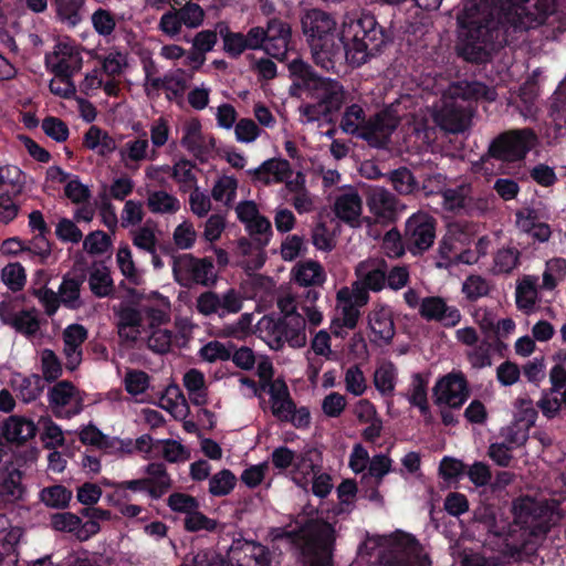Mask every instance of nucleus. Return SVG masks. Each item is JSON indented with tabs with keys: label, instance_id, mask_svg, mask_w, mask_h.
I'll return each instance as SVG.
<instances>
[{
	"label": "nucleus",
	"instance_id": "f257e3e1",
	"mask_svg": "<svg viewBox=\"0 0 566 566\" xmlns=\"http://www.w3.org/2000/svg\"><path fill=\"white\" fill-rule=\"evenodd\" d=\"M557 0H468L457 15L459 57L486 64L493 53L555 13Z\"/></svg>",
	"mask_w": 566,
	"mask_h": 566
},
{
	"label": "nucleus",
	"instance_id": "f03ea898",
	"mask_svg": "<svg viewBox=\"0 0 566 566\" xmlns=\"http://www.w3.org/2000/svg\"><path fill=\"white\" fill-rule=\"evenodd\" d=\"M391 41V33L370 12L347 15L343 22V56L353 67H359L382 53Z\"/></svg>",
	"mask_w": 566,
	"mask_h": 566
},
{
	"label": "nucleus",
	"instance_id": "7ed1b4c3",
	"mask_svg": "<svg viewBox=\"0 0 566 566\" xmlns=\"http://www.w3.org/2000/svg\"><path fill=\"white\" fill-rule=\"evenodd\" d=\"M301 25L316 64L328 70L343 57L342 33H337V23L329 13L308 10L302 17Z\"/></svg>",
	"mask_w": 566,
	"mask_h": 566
},
{
	"label": "nucleus",
	"instance_id": "20e7f679",
	"mask_svg": "<svg viewBox=\"0 0 566 566\" xmlns=\"http://www.w3.org/2000/svg\"><path fill=\"white\" fill-rule=\"evenodd\" d=\"M285 537L301 544L303 566H333L336 531L323 518H308Z\"/></svg>",
	"mask_w": 566,
	"mask_h": 566
},
{
	"label": "nucleus",
	"instance_id": "39448f33",
	"mask_svg": "<svg viewBox=\"0 0 566 566\" xmlns=\"http://www.w3.org/2000/svg\"><path fill=\"white\" fill-rule=\"evenodd\" d=\"M536 143L537 135L531 127L509 129L491 140L488 155L499 161L514 164L523 161Z\"/></svg>",
	"mask_w": 566,
	"mask_h": 566
},
{
	"label": "nucleus",
	"instance_id": "423d86ee",
	"mask_svg": "<svg viewBox=\"0 0 566 566\" xmlns=\"http://www.w3.org/2000/svg\"><path fill=\"white\" fill-rule=\"evenodd\" d=\"M513 526L527 537L545 536L551 530V510L547 505L526 495L512 503Z\"/></svg>",
	"mask_w": 566,
	"mask_h": 566
},
{
	"label": "nucleus",
	"instance_id": "0eeeda50",
	"mask_svg": "<svg viewBox=\"0 0 566 566\" xmlns=\"http://www.w3.org/2000/svg\"><path fill=\"white\" fill-rule=\"evenodd\" d=\"M172 272L175 280L185 287H191L193 284L211 286L217 277L211 258L199 259L192 254L175 258Z\"/></svg>",
	"mask_w": 566,
	"mask_h": 566
},
{
	"label": "nucleus",
	"instance_id": "6e6552de",
	"mask_svg": "<svg viewBox=\"0 0 566 566\" xmlns=\"http://www.w3.org/2000/svg\"><path fill=\"white\" fill-rule=\"evenodd\" d=\"M442 198L444 209L455 214L481 217L490 209L489 199L478 195L469 182L447 188Z\"/></svg>",
	"mask_w": 566,
	"mask_h": 566
},
{
	"label": "nucleus",
	"instance_id": "1a4fd4ad",
	"mask_svg": "<svg viewBox=\"0 0 566 566\" xmlns=\"http://www.w3.org/2000/svg\"><path fill=\"white\" fill-rule=\"evenodd\" d=\"M434 405L460 409L470 397L468 380L462 371H451L440 377L433 388Z\"/></svg>",
	"mask_w": 566,
	"mask_h": 566
},
{
	"label": "nucleus",
	"instance_id": "9d476101",
	"mask_svg": "<svg viewBox=\"0 0 566 566\" xmlns=\"http://www.w3.org/2000/svg\"><path fill=\"white\" fill-rule=\"evenodd\" d=\"M436 238V220L426 212L409 217L405 227V242L412 254L422 253L431 248Z\"/></svg>",
	"mask_w": 566,
	"mask_h": 566
},
{
	"label": "nucleus",
	"instance_id": "9b49d317",
	"mask_svg": "<svg viewBox=\"0 0 566 566\" xmlns=\"http://www.w3.org/2000/svg\"><path fill=\"white\" fill-rule=\"evenodd\" d=\"M83 57L77 46L72 42L60 41L54 51L45 55V66L59 78H72L82 69Z\"/></svg>",
	"mask_w": 566,
	"mask_h": 566
},
{
	"label": "nucleus",
	"instance_id": "f8f14e48",
	"mask_svg": "<svg viewBox=\"0 0 566 566\" xmlns=\"http://www.w3.org/2000/svg\"><path fill=\"white\" fill-rule=\"evenodd\" d=\"M228 554L237 566H271L272 564V553L268 546L241 536L233 538Z\"/></svg>",
	"mask_w": 566,
	"mask_h": 566
},
{
	"label": "nucleus",
	"instance_id": "ddd939ff",
	"mask_svg": "<svg viewBox=\"0 0 566 566\" xmlns=\"http://www.w3.org/2000/svg\"><path fill=\"white\" fill-rule=\"evenodd\" d=\"M396 127L397 124L392 117L385 112H379L364 122L356 137L366 140L371 147L384 148Z\"/></svg>",
	"mask_w": 566,
	"mask_h": 566
},
{
	"label": "nucleus",
	"instance_id": "4468645a",
	"mask_svg": "<svg viewBox=\"0 0 566 566\" xmlns=\"http://www.w3.org/2000/svg\"><path fill=\"white\" fill-rule=\"evenodd\" d=\"M420 316L427 322H439L443 327L451 328L461 321V313L455 306H449L441 296H427L421 300Z\"/></svg>",
	"mask_w": 566,
	"mask_h": 566
},
{
	"label": "nucleus",
	"instance_id": "2eb2a0df",
	"mask_svg": "<svg viewBox=\"0 0 566 566\" xmlns=\"http://www.w3.org/2000/svg\"><path fill=\"white\" fill-rule=\"evenodd\" d=\"M264 30L266 31L264 51L272 57L283 61L292 38L291 25L279 18H272Z\"/></svg>",
	"mask_w": 566,
	"mask_h": 566
},
{
	"label": "nucleus",
	"instance_id": "dca6fc26",
	"mask_svg": "<svg viewBox=\"0 0 566 566\" xmlns=\"http://www.w3.org/2000/svg\"><path fill=\"white\" fill-rule=\"evenodd\" d=\"M22 479L23 472L12 463L0 467V503L15 504L24 500L27 488Z\"/></svg>",
	"mask_w": 566,
	"mask_h": 566
},
{
	"label": "nucleus",
	"instance_id": "f3484780",
	"mask_svg": "<svg viewBox=\"0 0 566 566\" xmlns=\"http://www.w3.org/2000/svg\"><path fill=\"white\" fill-rule=\"evenodd\" d=\"M386 271L387 261L382 258H368L360 261L355 268L357 279L374 293L386 287Z\"/></svg>",
	"mask_w": 566,
	"mask_h": 566
},
{
	"label": "nucleus",
	"instance_id": "a211bd4d",
	"mask_svg": "<svg viewBox=\"0 0 566 566\" xmlns=\"http://www.w3.org/2000/svg\"><path fill=\"white\" fill-rule=\"evenodd\" d=\"M290 76L293 80L291 86V95H294L293 90H304L314 92L327 77L319 76L312 65L304 62L300 57L292 60L289 65Z\"/></svg>",
	"mask_w": 566,
	"mask_h": 566
},
{
	"label": "nucleus",
	"instance_id": "6ab92c4d",
	"mask_svg": "<svg viewBox=\"0 0 566 566\" xmlns=\"http://www.w3.org/2000/svg\"><path fill=\"white\" fill-rule=\"evenodd\" d=\"M311 94L319 102L331 118L342 109L346 99L343 85L332 78H326L323 84Z\"/></svg>",
	"mask_w": 566,
	"mask_h": 566
},
{
	"label": "nucleus",
	"instance_id": "aec40b11",
	"mask_svg": "<svg viewBox=\"0 0 566 566\" xmlns=\"http://www.w3.org/2000/svg\"><path fill=\"white\" fill-rule=\"evenodd\" d=\"M368 325L376 338L382 340L385 345L391 344L396 327L390 306L377 304L368 314Z\"/></svg>",
	"mask_w": 566,
	"mask_h": 566
},
{
	"label": "nucleus",
	"instance_id": "412c9836",
	"mask_svg": "<svg viewBox=\"0 0 566 566\" xmlns=\"http://www.w3.org/2000/svg\"><path fill=\"white\" fill-rule=\"evenodd\" d=\"M114 313L118 318L117 333L120 339L125 342L135 343L140 334L139 328L143 325V315L139 310L120 304L117 308L114 307Z\"/></svg>",
	"mask_w": 566,
	"mask_h": 566
},
{
	"label": "nucleus",
	"instance_id": "4be33fe9",
	"mask_svg": "<svg viewBox=\"0 0 566 566\" xmlns=\"http://www.w3.org/2000/svg\"><path fill=\"white\" fill-rule=\"evenodd\" d=\"M306 322L303 315L292 317H280L273 326L275 333L285 338L293 348H302L306 345L305 333Z\"/></svg>",
	"mask_w": 566,
	"mask_h": 566
},
{
	"label": "nucleus",
	"instance_id": "5701e85b",
	"mask_svg": "<svg viewBox=\"0 0 566 566\" xmlns=\"http://www.w3.org/2000/svg\"><path fill=\"white\" fill-rule=\"evenodd\" d=\"M36 424L23 416H10L2 428L3 438L11 443L23 444L36 434Z\"/></svg>",
	"mask_w": 566,
	"mask_h": 566
},
{
	"label": "nucleus",
	"instance_id": "b1692460",
	"mask_svg": "<svg viewBox=\"0 0 566 566\" xmlns=\"http://www.w3.org/2000/svg\"><path fill=\"white\" fill-rule=\"evenodd\" d=\"M369 211L381 222H391L397 214V200L392 193L385 189L373 191L368 199Z\"/></svg>",
	"mask_w": 566,
	"mask_h": 566
},
{
	"label": "nucleus",
	"instance_id": "393cba45",
	"mask_svg": "<svg viewBox=\"0 0 566 566\" xmlns=\"http://www.w3.org/2000/svg\"><path fill=\"white\" fill-rule=\"evenodd\" d=\"M292 272L294 281L305 287L322 286L326 281L324 268L317 261H301L294 266Z\"/></svg>",
	"mask_w": 566,
	"mask_h": 566
},
{
	"label": "nucleus",
	"instance_id": "a878e982",
	"mask_svg": "<svg viewBox=\"0 0 566 566\" xmlns=\"http://www.w3.org/2000/svg\"><path fill=\"white\" fill-rule=\"evenodd\" d=\"M439 126L449 133H462L470 122L469 112L457 104L447 105L437 116Z\"/></svg>",
	"mask_w": 566,
	"mask_h": 566
},
{
	"label": "nucleus",
	"instance_id": "bb28decb",
	"mask_svg": "<svg viewBox=\"0 0 566 566\" xmlns=\"http://www.w3.org/2000/svg\"><path fill=\"white\" fill-rule=\"evenodd\" d=\"M147 474L146 479L150 480L149 497L159 500L172 488V480L167 472V468L163 462H150L144 468Z\"/></svg>",
	"mask_w": 566,
	"mask_h": 566
},
{
	"label": "nucleus",
	"instance_id": "cd10ccee",
	"mask_svg": "<svg viewBox=\"0 0 566 566\" xmlns=\"http://www.w3.org/2000/svg\"><path fill=\"white\" fill-rule=\"evenodd\" d=\"M86 280V275L84 272L80 274H74L71 276L66 274L63 276V280L59 287V295L62 304L69 310H77L82 302L80 301L81 296V286Z\"/></svg>",
	"mask_w": 566,
	"mask_h": 566
},
{
	"label": "nucleus",
	"instance_id": "c85d7f7f",
	"mask_svg": "<svg viewBox=\"0 0 566 566\" xmlns=\"http://www.w3.org/2000/svg\"><path fill=\"white\" fill-rule=\"evenodd\" d=\"M3 324L9 325L27 337H33L40 331L41 322L38 317V310L35 307L21 310L14 317L9 319L3 318Z\"/></svg>",
	"mask_w": 566,
	"mask_h": 566
},
{
	"label": "nucleus",
	"instance_id": "c756f323",
	"mask_svg": "<svg viewBox=\"0 0 566 566\" xmlns=\"http://www.w3.org/2000/svg\"><path fill=\"white\" fill-rule=\"evenodd\" d=\"M334 211L338 219L353 226L361 212V199L357 192L340 195L335 201Z\"/></svg>",
	"mask_w": 566,
	"mask_h": 566
},
{
	"label": "nucleus",
	"instance_id": "7c9ffc66",
	"mask_svg": "<svg viewBox=\"0 0 566 566\" xmlns=\"http://www.w3.org/2000/svg\"><path fill=\"white\" fill-rule=\"evenodd\" d=\"M217 30L223 41V51L229 57L238 59L249 50L244 34L231 31L228 23L218 22Z\"/></svg>",
	"mask_w": 566,
	"mask_h": 566
},
{
	"label": "nucleus",
	"instance_id": "2f4dec72",
	"mask_svg": "<svg viewBox=\"0 0 566 566\" xmlns=\"http://www.w3.org/2000/svg\"><path fill=\"white\" fill-rule=\"evenodd\" d=\"M536 277L526 275L516 286L515 302L520 311L530 314L536 304Z\"/></svg>",
	"mask_w": 566,
	"mask_h": 566
},
{
	"label": "nucleus",
	"instance_id": "473e14b6",
	"mask_svg": "<svg viewBox=\"0 0 566 566\" xmlns=\"http://www.w3.org/2000/svg\"><path fill=\"white\" fill-rule=\"evenodd\" d=\"M73 493L62 484L43 488L40 491V501L48 507L64 510L69 507Z\"/></svg>",
	"mask_w": 566,
	"mask_h": 566
},
{
	"label": "nucleus",
	"instance_id": "72a5a7b5",
	"mask_svg": "<svg viewBox=\"0 0 566 566\" xmlns=\"http://www.w3.org/2000/svg\"><path fill=\"white\" fill-rule=\"evenodd\" d=\"M271 461L273 467L281 471L286 470L292 465L300 469L306 461L312 462L311 459H307V454H301L297 457L293 450L285 446L277 447L272 451ZM310 467L313 468V463H311Z\"/></svg>",
	"mask_w": 566,
	"mask_h": 566
},
{
	"label": "nucleus",
	"instance_id": "f704fd0d",
	"mask_svg": "<svg viewBox=\"0 0 566 566\" xmlns=\"http://www.w3.org/2000/svg\"><path fill=\"white\" fill-rule=\"evenodd\" d=\"M80 440L83 444L97 447L102 450L115 448L117 444L124 446V440L118 438L109 439L94 424L84 427L80 432Z\"/></svg>",
	"mask_w": 566,
	"mask_h": 566
},
{
	"label": "nucleus",
	"instance_id": "c9c22d12",
	"mask_svg": "<svg viewBox=\"0 0 566 566\" xmlns=\"http://www.w3.org/2000/svg\"><path fill=\"white\" fill-rule=\"evenodd\" d=\"M49 234H35L32 239L25 241V254L39 264H48L52 253V242L48 239Z\"/></svg>",
	"mask_w": 566,
	"mask_h": 566
},
{
	"label": "nucleus",
	"instance_id": "e433bc0d",
	"mask_svg": "<svg viewBox=\"0 0 566 566\" xmlns=\"http://www.w3.org/2000/svg\"><path fill=\"white\" fill-rule=\"evenodd\" d=\"M389 181L400 195H410L419 191V180L407 167H399L390 171Z\"/></svg>",
	"mask_w": 566,
	"mask_h": 566
},
{
	"label": "nucleus",
	"instance_id": "4c0bfd02",
	"mask_svg": "<svg viewBox=\"0 0 566 566\" xmlns=\"http://www.w3.org/2000/svg\"><path fill=\"white\" fill-rule=\"evenodd\" d=\"M147 207L153 213H175L180 208L179 200L164 190L149 193Z\"/></svg>",
	"mask_w": 566,
	"mask_h": 566
},
{
	"label": "nucleus",
	"instance_id": "58836bf2",
	"mask_svg": "<svg viewBox=\"0 0 566 566\" xmlns=\"http://www.w3.org/2000/svg\"><path fill=\"white\" fill-rule=\"evenodd\" d=\"M56 7V15L62 23L74 28L81 21L80 10L83 6L82 0H54Z\"/></svg>",
	"mask_w": 566,
	"mask_h": 566
},
{
	"label": "nucleus",
	"instance_id": "ea45409f",
	"mask_svg": "<svg viewBox=\"0 0 566 566\" xmlns=\"http://www.w3.org/2000/svg\"><path fill=\"white\" fill-rule=\"evenodd\" d=\"M411 386L412 392L409 397L410 405L419 408L422 416L429 415L428 380L420 373H416L412 376Z\"/></svg>",
	"mask_w": 566,
	"mask_h": 566
},
{
	"label": "nucleus",
	"instance_id": "a19ab883",
	"mask_svg": "<svg viewBox=\"0 0 566 566\" xmlns=\"http://www.w3.org/2000/svg\"><path fill=\"white\" fill-rule=\"evenodd\" d=\"M245 229L260 250H263L269 244L273 234L270 220L261 214L249 223Z\"/></svg>",
	"mask_w": 566,
	"mask_h": 566
},
{
	"label": "nucleus",
	"instance_id": "79ce46f5",
	"mask_svg": "<svg viewBox=\"0 0 566 566\" xmlns=\"http://www.w3.org/2000/svg\"><path fill=\"white\" fill-rule=\"evenodd\" d=\"M237 484V478L229 469H222L209 480V493L213 496L230 494Z\"/></svg>",
	"mask_w": 566,
	"mask_h": 566
},
{
	"label": "nucleus",
	"instance_id": "37998d69",
	"mask_svg": "<svg viewBox=\"0 0 566 566\" xmlns=\"http://www.w3.org/2000/svg\"><path fill=\"white\" fill-rule=\"evenodd\" d=\"M366 120L364 108L358 104H352L347 106L340 120V128L346 134L356 136Z\"/></svg>",
	"mask_w": 566,
	"mask_h": 566
},
{
	"label": "nucleus",
	"instance_id": "c03bdc74",
	"mask_svg": "<svg viewBox=\"0 0 566 566\" xmlns=\"http://www.w3.org/2000/svg\"><path fill=\"white\" fill-rule=\"evenodd\" d=\"M234 348L235 345L231 342H229L228 345H224L219 340H211L200 348L199 355L203 360L209 363H214L217 360L226 361L230 360L231 352H233Z\"/></svg>",
	"mask_w": 566,
	"mask_h": 566
},
{
	"label": "nucleus",
	"instance_id": "a18cd8bd",
	"mask_svg": "<svg viewBox=\"0 0 566 566\" xmlns=\"http://www.w3.org/2000/svg\"><path fill=\"white\" fill-rule=\"evenodd\" d=\"M238 179L233 176L220 177L212 190L211 196L216 201H224L226 205H230L237 196Z\"/></svg>",
	"mask_w": 566,
	"mask_h": 566
},
{
	"label": "nucleus",
	"instance_id": "49530a36",
	"mask_svg": "<svg viewBox=\"0 0 566 566\" xmlns=\"http://www.w3.org/2000/svg\"><path fill=\"white\" fill-rule=\"evenodd\" d=\"M193 168H196V165L186 158L179 159L174 165L172 179L180 184L184 191L188 188L197 187V177L192 171Z\"/></svg>",
	"mask_w": 566,
	"mask_h": 566
},
{
	"label": "nucleus",
	"instance_id": "de8ad7c7",
	"mask_svg": "<svg viewBox=\"0 0 566 566\" xmlns=\"http://www.w3.org/2000/svg\"><path fill=\"white\" fill-rule=\"evenodd\" d=\"M473 520L483 524L485 530L495 536L501 537L505 534V526H497L495 509L491 505L478 506L473 512Z\"/></svg>",
	"mask_w": 566,
	"mask_h": 566
},
{
	"label": "nucleus",
	"instance_id": "09e8293b",
	"mask_svg": "<svg viewBox=\"0 0 566 566\" xmlns=\"http://www.w3.org/2000/svg\"><path fill=\"white\" fill-rule=\"evenodd\" d=\"M396 367L392 363L376 369L374 384L382 396H390L395 390Z\"/></svg>",
	"mask_w": 566,
	"mask_h": 566
},
{
	"label": "nucleus",
	"instance_id": "8fccbe9b",
	"mask_svg": "<svg viewBox=\"0 0 566 566\" xmlns=\"http://www.w3.org/2000/svg\"><path fill=\"white\" fill-rule=\"evenodd\" d=\"M4 186H10L14 196L22 192L24 176L19 167L12 165L0 166V190Z\"/></svg>",
	"mask_w": 566,
	"mask_h": 566
},
{
	"label": "nucleus",
	"instance_id": "3c124183",
	"mask_svg": "<svg viewBox=\"0 0 566 566\" xmlns=\"http://www.w3.org/2000/svg\"><path fill=\"white\" fill-rule=\"evenodd\" d=\"M1 279L12 292H19L27 281L25 270L20 263H9L2 269Z\"/></svg>",
	"mask_w": 566,
	"mask_h": 566
},
{
	"label": "nucleus",
	"instance_id": "603ef678",
	"mask_svg": "<svg viewBox=\"0 0 566 566\" xmlns=\"http://www.w3.org/2000/svg\"><path fill=\"white\" fill-rule=\"evenodd\" d=\"M41 368L43 378L48 382L55 381L62 375V364L56 354L49 348L41 354Z\"/></svg>",
	"mask_w": 566,
	"mask_h": 566
},
{
	"label": "nucleus",
	"instance_id": "864d4df0",
	"mask_svg": "<svg viewBox=\"0 0 566 566\" xmlns=\"http://www.w3.org/2000/svg\"><path fill=\"white\" fill-rule=\"evenodd\" d=\"M379 563L381 566H430L416 557H411L403 551H388L380 555Z\"/></svg>",
	"mask_w": 566,
	"mask_h": 566
},
{
	"label": "nucleus",
	"instance_id": "5fc2aeb1",
	"mask_svg": "<svg viewBox=\"0 0 566 566\" xmlns=\"http://www.w3.org/2000/svg\"><path fill=\"white\" fill-rule=\"evenodd\" d=\"M406 247L405 238L402 239L400 232L396 228H392L385 233L381 249L388 258L397 259L402 256L405 254Z\"/></svg>",
	"mask_w": 566,
	"mask_h": 566
},
{
	"label": "nucleus",
	"instance_id": "6e6d98bb",
	"mask_svg": "<svg viewBox=\"0 0 566 566\" xmlns=\"http://www.w3.org/2000/svg\"><path fill=\"white\" fill-rule=\"evenodd\" d=\"M420 178L421 181H419V190H421L426 196L443 195V191L447 189V177L442 172L430 171L428 174H422Z\"/></svg>",
	"mask_w": 566,
	"mask_h": 566
},
{
	"label": "nucleus",
	"instance_id": "4d7b16f0",
	"mask_svg": "<svg viewBox=\"0 0 566 566\" xmlns=\"http://www.w3.org/2000/svg\"><path fill=\"white\" fill-rule=\"evenodd\" d=\"M50 524L57 532L73 533L76 536L81 517L72 512L54 513L51 515Z\"/></svg>",
	"mask_w": 566,
	"mask_h": 566
},
{
	"label": "nucleus",
	"instance_id": "13d9d810",
	"mask_svg": "<svg viewBox=\"0 0 566 566\" xmlns=\"http://www.w3.org/2000/svg\"><path fill=\"white\" fill-rule=\"evenodd\" d=\"M461 96L463 99H485L491 102L495 99L496 92L482 82L473 81L467 82L464 86L461 87Z\"/></svg>",
	"mask_w": 566,
	"mask_h": 566
},
{
	"label": "nucleus",
	"instance_id": "bf43d9fd",
	"mask_svg": "<svg viewBox=\"0 0 566 566\" xmlns=\"http://www.w3.org/2000/svg\"><path fill=\"white\" fill-rule=\"evenodd\" d=\"M184 526L187 532L191 533L199 531L214 532L218 527V522L197 509L191 514L186 515Z\"/></svg>",
	"mask_w": 566,
	"mask_h": 566
},
{
	"label": "nucleus",
	"instance_id": "052dcab7",
	"mask_svg": "<svg viewBox=\"0 0 566 566\" xmlns=\"http://www.w3.org/2000/svg\"><path fill=\"white\" fill-rule=\"evenodd\" d=\"M88 284L92 293L97 297H106L113 291V280L111 275L98 269L91 272Z\"/></svg>",
	"mask_w": 566,
	"mask_h": 566
},
{
	"label": "nucleus",
	"instance_id": "680f3d73",
	"mask_svg": "<svg viewBox=\"0 0 566 566\" xmlns=\"http://www.w3.org/2000/svg\"><path fill=\"white\" fill-rule=\"evenodd\" d=\"M75 386L69 380H62L54 385L49 391L50 405L65 407L74 396Z\"/></svg>",
	"mask_w": 566,
	"mask_h": 566
},
{
	"label": "nucleus",
	"instance_id": "e2e57ef3",
	"mask_svg": "<svg viewBox=\"0 0 566 566\" xmlns=\"http://www.w3.org/2000/svg\"><path fill=\"white\" fill-rule=\"evenodd\" d=\"M462 292L469 301L474 302L486 296L490 292V286L488 281L482 276L470 275L463 283Z\"/></svg>",
	"mask_w": 566,
	"mask_h": 566
},
{
	"label": "nucleus",
	"instance_id": "0e129e2a",
	"mask_svg": "<svg viewBox=\"0 0 566 566\" xmlns=\"http://www.w3.org/2000/svg\"><path fill=\"white\" fill-rule=\"evenodd\" d=\"M92 24L99 35L107 36L114 32L116 20L109 10L98 8L92 14Z\"/></svg>",
	"mask_w": 566,
	"mask_h": 566
},
{
	"label": "nucleus",
	"instance_id": "69168bd1",
	"mask_svg": "<svg viewBox=\"0 0 566 566\" xmlns=\"http://www.w3.org/2000/svg\"><path fill=\"white\" fill-rule=\"evenodd\" d=\"M31 294L44 306L45 314L50 317L57 312L60 304H62L59 293L46 286L33 287Z\"/></svg>",
	"mask_w": 566,
	"mask_h": 566
},
{
	"label": "nucleus",
	"instance_id": "338daca9",
	"mask_svg": "<svg viewBox=\"0 0 566 566\" xmlns=\"http://www.w3.org/2000/svg\"><path fill=\"white\" fill-rule=\"evenodd\" d=\"M42 129L46 136L57 143L65 142L70 135L67 125L54 116H48L42 120Z\"/></svg>",
	"mask_w": 566,
	"mask_h": 566
},
{
	"label": "nucleus",
	"instance_id": "774afa93",
	"mask_svg": "<svg viewBox=\"0 0 566 566\" xmlns=\"http://www.w3.org/2000/svg\"><path fill=\"white\" fill-rule=\"evenodd\" d=\"M549 115L559 122L566 115V77L559 83L551 97Z\"/></svg>",
	"mask_w": 566,
	"mask_h": 566
}]
</instances>
